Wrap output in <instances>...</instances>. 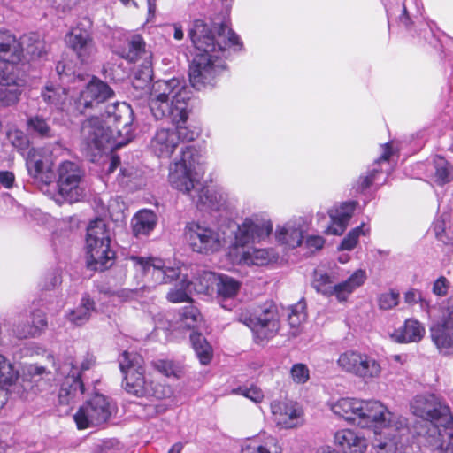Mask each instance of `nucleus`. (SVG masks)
<instances>
[{"instance_id":"obj_1","label":"nucleus","mask_w":453,"mask_h":453,"mask_svg":"<svg viewBox=\"0 0 453 453\" xmlns=\"http://www.w3.org/2000/svg\"><path fill=\"white\" fill-rule=\"evenodd\" d=\"M190 91L177 78L159 80L153 83L149 107L156 119L166 117L172 122H180L188 115V102Z\"/></svg>"},{"instance_id":"obj_2","label":"nucleus","mask_w":453,"mask_h":453,"mask_svg":"<svg viewBox=\"0 0 453 453\" xmlns=\"http://www.w3.org/2000/svg\"><path fill=\"white\" fill-rule=\"evenodd\" d=\"M119 364L124 374L122 386L129 395L155 400L172 396L171 387L146 378L144 360L140 354L126 350L119 356Z\"/></svg>"},{"instance_id":"obj_3","label":"nucleus","mask_w":453,"mask_h":453,"mask_svg":"<svg viewBox=\"0 0 453 453\" xmlns=\"http://www.w3.org/2000/svg\"><path fill=\"white\" fill-rule=\"evenodd\" d=\"M188 36L197 53L225 56L227 48L240 45L238 35L223 23L196 19L188 31Z\"/></svg>"},{"instance_id":"obj_4","label":"nucleus","mask_w":453,"mask_h":453,"mask_svg":"<svg viewBox=\"0 0 453 453\" xmlns=\"http://www.w3.org/2000/svg\"><path fill=\"white\" fill-rule=\"evenodd\" d=\"M110 231L104 219L91 221L87 228V266L94 271H104L113 265L115 252L110 248Z\"/></svg>"},{"instance_id":"obj_5","label":"nucleus","mask_w":453,"mask_h":453,"mask_svg":"<svg viewBox=\"0 0 453 453\" xmlns=\"http://www.w3.org/2000/svg\"><path fill=\"white\" fill-rule=\"evenodd\" d=\"M200 154L192 145H186L181 148V156L170 167L169 182L172 187L191 199H195L194 190L201 188L199 175L196 172V164H199Z\"/></svg>"},{"instance_id":"obj_6","label":"nucleus","mask_w":453,"mask_h":453,"mask_svg":"<svg viewBox=\"0 0 453 453\" xmlns=\"http://www.w3.org/2000/svg\"><path fill=\"white\" fill-rule=\"evenodd\" d=\"M221 55H208L196 53L189 65V81L191 86L201 90L207 87H213L218 75L224 70L225 65Z\"/></svg>"},{"instance_id":"obj_7","label":"nucleus","mask_w":453,"mask_h":453,"mask_svg":"<svg viewBox=\"0 0 453 453\" xmlns=\"http://www.w3.org/2000/svg\"><path fill=\"white\" fill-rule=\"evenodd\" d=\"M114 97V90L105 81L92 76L74 99L73 107L79 114H91Z\"/></svg>"},{"instance_id":"obj_8","label":"nucleus","mask_w":453,"mask_h":453,"mask_svg":"<svg viewBox=\"0 0 453 453\" xmlns=\"http://www.w3.org/2000/svg\"><path fill=\"white\" fill-rule=\"evenodd\" d=\"M337 365L342 371L352 374L365 382L379 378L381 366L378 360L366 353L346 350L340 354Z\"/></svg>"},{"instance_id":"obj_9","label":"nucleus","mask_w":453,"mask_h":453,"mask_svg":"<svg viewBox=\"0 0 453 453\" xmlns=\"http://www.w3.org/2000/svg\"><path fill=\"white\" fill-rule=\"evenodd\" d=\"M111 413L110 400L105 395L96 393L79 408L73 418L79 429H86L106 423Z\"/></svg>"},{"instance_id":"obj_10","label":"nucleus","mask_w":453,"mask_h":453,"mask_svg":"<svg viewBox=\"0 0 453 453\" xmlns=\"http://www.w3.org/2000/svg\"><path fill=\"white\" fill-rule=\"evenodd\" d=\"M412 413L425 421L434 426L441 420H445L444 426L453 417L449 406L435 394H423L416 395L411 403Z\"/></svg>"},{"instance_id":"obj_11","label":"nucleus","mask_w":453,"mask_h":453,"mask_svg":"<svg viewBox=\"0 0 453 453\" xmlns=\"http://www.w3.org/2000/svg\"><path fill=\"white\" fill-rule=\"evenodd\" d=\"M58 188L59 196L69 203H76L84 196L81 182L84 172L81 166L72 161H65L58 166Z\"/></svg>"},{"instance_id":"obj_12","label":"nucleus","mask_w":453,"mask_h":453,"mask_svg":"<svg viewBox=\"0 0 453 453\" xmlns=\"http://www.w3.org/2000/svg\"><path fill=\"white\" fill-rule=\"evenodd\" d=\"M81 135L85 148L91 156H96L107 145H116L113 129L105 125L98 117H91L82 122Z\"/></svg>"},{"instance_id":"obj_13","label":"nucleus","mask_w":453,"mask_h":453,"mask_svg":"<svg viewBox=\"0 0 453 453\" xmlns=\"http://www.w3.org/2000/svg\"><path fill=\"white\" fill-rule=\"evenodd\" d=\"M108 125L113 126V133L118 135L119 140L115 142L116 146H123L131 142L134 138V111L127 103H115L108 105L104 112Z\"/></svg>"},{"instance_id":"obj_14","label":"nucleus","mask_w":453,"mask_h":453,"mask_svg":"<svg viewBox=\"0 0 453 453\" xmlns=\"http://www.w3.org/2000/svg\"><path fill=\"white\" fill-rule=\"evenodd\" d=\"M275 307L273 304H266L259 317L253 316L249 310L240 309L237 313V320L252 330L256 338L264 340L272 337L280 326L274 320Z\"/></svg>"},{"instance_id":"obj_15","label":"nucleus","mask_w":453,"mask_h":453,"mask_svg":"<svg viewBox=\"0 0 453 453\" xmlns=\"http://www.w3.org/2000/svg\"><path fill=\"white\" fill-rule=\"evenodd\" d=\"M185 235L192 250L198 253H213L222 246L220 234L208 226L190 223L186 226Z\"/></svg>"},{"instance_id":"obj_16","label":"nucleus","mask_w":453,"mask_h":453,"mask_svg":"<svg viewBox=\"0 0 453 453\" xmlns=\"http://www.w3.org/2000/svg\"><path fill=\"white\" fill-rule=\"evenodd\" d=\"M65 377L58 393L60 404L68 405L84 394L85 386L73 357H68L59 368Z\"/></svg>"},{"instance_id":"obj_17","label":"nucleus","mask_w":453,"mask_h":453,"mask_svg":"<svg viewBox=\"0 0 453 453\" xmlns=\"http://www.w3.org/2000/svg\"><path fill=\"white\" fill-rule=\"evenodd\" d=\"M273 225L258 216L246 218L241 225H238L234 232L233 246L244 247L251 242H260L271 234Z\"/></svg>"},{"instance_id":"obj_18","label":"nucleus","mask_w":453,"mask_h":453,"mask_svg":"<svg viewBox=\"0 0 453 453\" xmlns=\"http://www.w3.org/2000/svg\"><path fill=\"white\" fill-rule=\"evenodd\" d=\"M26 83L25 73H13L12 68L1 70L0 106L9 107L18 104Z\"/></svg>"},{"instance_id":"obj_19","label":"nucleus","mask_w":453,"mask_h":453,"mask_svg":"<svg viewBox=\"0 0 453 453\" xmlns=\"http://www.w3.org/2000/svg\"><path fill=\"white\" fill-rule=\"evenodd\" d=\"M23 52L21 42L8 32H0V71L12 68L13 73H25L19 66Z\"/></svg>"},{"instance_id":"obj_20","label":"nucleus","mask_w":453,"mask_h":453,"mask_svg":"<svg viewBox=\"0 0 453 453\" xmlns=\"http://www.w3.org/2000/svg\"><path fill=\"white\" fill-rule=\"evenodd\" d=\"M131 259L134 262L137 270L145 274H151L157 284L172 282L180 275L179 267L165 266V262L158 258L132 257Z\"/></svg>"},{"instance_id":"obj_21","label":"nucleus","mask_w":453,"mask_h":453,"mask_svg":"<svg viewBox=\"0 0 453 453\" xmlns=\"http://www.w3.org/2000/svg\"><path fill=\"white\" fill-rule=\"evenodd\" d=\"M209 280L213 279L216 288V300L220 306L227 311L236 305V296L241 288V282L226 274H206Z\"/></svg>"},{"instance_id":"obj_22","label":"nucleus","mask_w":453,"mask_h":453,"mask_svg":"<svg viewBox=\"0 0 453 453\" xmlns=\"http://www.w3.org/2000/svg\"><path fill=\"white\" fill-rule=\"evenodd\" d=\"M393 413L379 401H363V408L359 426H389L392 423Z\"/></svg>"},{"instance_id":"obj_23","label":"nucleus","mask_w":453,"mask_h":453,"mask_svg":"<svg viewBox=\"0 0 453 453\" xmlns=\"http://www.w3.org/2000/svg\"><path fill=\"white\" fill-rule=\"evenodd\" d=\"M81 25L82 24H79L66 35L65 42L81 61L86 62L94 54L96 49L89 31L80 27Z\"/></svg>"},{"instance_id":"obj_24","label":"nucleus","mask_w":453,"mask_h":453,"mask_svg":"<svg viewBox=\"0 0 453 453\" xmlns=\"http://www.w3.org/2000/svg\"><path fill=\"white\" fill-rule=\"evenodd\" d=\"M178 145V135L174 129L160 128L152 137L150 148L157 157L168 158Z\"/></svg>"},{"instance_id":"obj_25","label":"nucleus","mask_w":453,"mask_h":453,"mask_svg":"<svg viewBox=\"0 0 453 453\" xmlns=\"http://www.w3.org/2000/svg\"><path fill=\"white\" fill-rule=\"evenodd\" d=\"M334 443L344 453H365L367 441L351 429H342L334 434Z\"/></svg>"},{"instance_id":"obj_26","label":"nucleus","mask_w":453,"mask_h":453,"mask_svg":"<svg viewBox=\"0 0 453 453\" xmlns=\"http://www.w3.org/2000/svg\"><path fill=\"white\" fill-rule=\"evenodd\" d=\"M430 336L440 353L453 354V326L437 321L430 327Z\"/></svg>"},{"instance_id":"obj_27","label":"nucleus","mask_w":453,"mask_h":453,"mask_svg":"<svg viewBox=\"0 0 453 453\" xmlns=\"http://www.w3.org/2000/svg\"><path fill=\"white\" fill-rule=\"evenodd\" d=\"M425 333V327L419 321L407 319L403 325L394 332L392 338L398 343L418 342L423 339Z\"/></svg>"},{"instance_id":"obj_28","label":"nucleus","mask_w":453,"mask_h":453,"mask_svg":"<svg viewBox=\"0 0 453 453\" xmlns=\"http://www.w3.org/2000/svg\"><path fill=\"white\" fill-rule=\"evenodd\" d=\"M363 401L356 398H341L332 406L334 414L343 418L349 422L355 423L359 426L361 418Z\"/></svg>"},{"instance_id":"obj_29","label":"nucleus","mask_w":453,"mask_h":453,"mask_svg":"<svg viewBox=\"0 0 453 453\" xmlns=\"http://www.w3.org/2000/svg\"><path fill=\"white\" fill-rule=\"evenodd\" d=\"M96 303L88 294L81 297L78 307L70 311L67 319L74 325L81 326L88 322L93 312H96Z\"/></svg>"},{"instance_id":"obj_30","label":"nucleus","mask_w":453,"mask_h":453,"mask_svg":"<svg viewBox=\"0 0 453 453\" xmlns=\"http://www.w3.org/2000/svg\"><path fill=\"white\" fill-rule=\"evenodd\" d=\"M193 194L196 196L193 202L201 209L218 210L221 205L222 195L211 187H205L201 183V188L194 190Z\"/></svg>"},{"instance_id":"obj_31","label":"nucleus","mask_w":453,"mask_h":453,"mask_svg":"<svg viewBox=\"0 0 453 453\" xmlns=\"http://www.w3.org/2000/svg\"><path fill=\"white\" fill-rule=\"evenodd\" d=\"M157 215L151 210H142L133 219V232L135 236L146 235L156 226Z\"/></svg>"},{"instance_id":"obj_32","label":"nucleus","mask_w":453,"mask_h":453,"mask_svg":"<svg viewBox=\"0 0 453 453\" xmlns=\"http://www.w3.org/2000/svg\"><path fill=\"white\" fill-rule=\"evenodd\" d=\"M26 165L28 174L35 180H39L45 184L51 182L53 177L52 173L48 171L43 160L40 157L35 154H29L27 158Z\"/></svg>"},{"instance_id":"obj_33","label":"nucleus","mask_w":453,"mask_h":453,"mask_svg":"<svg viewBox=\"0 0 453 453\" xmlns=\"http://www.w3.org/2000/svg\"><path fill=\"white\" fill-rule=\"evenodd\" d=\"M288 310V322L291 328L289 335L295 337L300 333L301 326L307 319L306 303L301 300L291 305Z\"/></svg>"},{"instance_id":"obj_34","label":"nucleus","mask_w":453,"mask_h":453,"mask_svg":"<svg viewBox=\"0 0 453 453\" xmlns=\"http://www.w3.org/2000/svg\"><path fill=\"white\" fill-rule=\"evenodd\" d=\"M68 91L60 85L47 84L41 92L42 100L49 105L61 107L67 100Z\"/></svg>"},{"instance_id":"obj_35","label":"nucleus","mask_w":453,"mask_h":453,"mask_svg":"<svg viewBox=\"0 0 453 453\" xmlns=\"http://www.w3.org/2000/svg\"><path fill=\"white\" fill-rule=\"evenodd\" d=\"M192 347L201 364L208 365L212 358V348L200 333L193 332L190 334Z\"/></svg>"},{"instance_id":"obj_36","label":"nucleus","mask_w":453,"mask_h":453,"mask_svg":"<svg viewBox=\"0 0 453 453\" xmlns=\"http://www.w3.org/2000/svg\"><path fill=\"white\" fill-rule=\"evenodd\" d=\"M303 411L296 402L285 404V429L295 428L303 424Z\"/></svg>"},{"instance_id":"obj_37","label":"nucleus","mask_w":453,"mask_h":453,"mask_svg":"<svg viewBox=\"0 0 453 453\" xmlns=\"http://www.w3.org/2000/svg\"><path fill=\"white\" fill-rule=\"evenodd\" d=\"M22 47L25 45L27 54L30 55L32 58H41L47 51L46 43L36 34H32L22 38Z\"/></svg>"},{"instance_id":"obj_38","label":"nucleus","mask_w":453,"mask_h":453,"mask_svg":"<svg viewBox=\"0 0 453 453\" xmlns=\"http://www.w3.org/2000/svg\"><path fill=\"white\" fill-rule=\"evenodd\" d=\"M32 325L22 331L18 332L19 338L35 337L47 327V319L42 311H35L32 313Z\"/></svg>"},{"instance_id":"obj_39","label":"nucleus","mask_w":453,"mask_h":453,"mask_svg":"<svg viewBox=\"0 0 453 453\" xmlns=\"http://www.w3.org/2000/svg\"><path fill=\"white\" fill-rule=\"evenodd\" d=\"M180 322L181 327L195 329L202 323V315L196 307L188 305L180 310Z\"/></svg>"},{"instance_id":"obj_40","label":"nucleus","mask_w":453,"mask_h":453,"mask_svg":"<svg viewBox=\"0 0 453 453\" xmlns=\"http://www.w3.org/2000/svg\"><path fill=\"white\" fill-rule=\"evenodd\" d=\"M27 127L30 131L35 133L41 137L50 138L54 136V131L51 129L46 119L35 115L27 119Z\"/></svg>"},{"instance_id":"obj_41","label":"nucleus","mask_w":453,"mask_h":453,"mask_svg":"<svg viewBox=\"0 0 453 453\" xmlns=\"http://www.w3.org/2000/svg\"><path fill=\"white\" fill-rule=\"evenodd\" d=\"M19 373L7 358L0 354V387L12 385L18 379Z\"/></svg>"},{"instance_id":"obj_42","label":"nucleus","mask_w":453,"mask_h":453,"mask_svg":"<svg viewBox=\"0 0 453 453\" xmlns=\"http://www.w3.org/2000/svg\"><path fill=\"white\" fill-rule=\"evenodd\" d=\"M145 42L141 35H136L133 36L131 41L127 43V50L123 53V58L130 62H134L142 55H145Z\"/></svg>"},{"instance_id":"obj_43","label":"nucleus","mask_w":453,"mask_h":453,"mask_svg":"<svg viewBox=\"0 0 453 453\" xmlns=\"http://www.w3.org/2000/svg\"><path fill=\"white\" fill-rule=\"evenodd\" d=\"M242 260L247 265H265L271 260L269 250L265 249H255L252 251L244 252Z\"/></svg>"},{"instance_id":"obj_44","label":"nucleus","mask_w":453,"mask_h":453,"mask_svg":"<svg viewBox=\"0 0 453 453\" xmlns=\"http://www.w3.org/2000/svg\"><path fill=\"white\" fill-rule=\"evenodd\" d=\"M242 453H281V448L272 441L259 444L257 441H249L242 448Z\"/></svg>"},{"instance_id":"obj_45","label":"nucleus","mask_w":453,"mask_h":453,"mask_svg":"<svg viewBox=\"0 0 453 453\" xmlns=\"http://www.w3.org/2000/svg\"><path fill=\"white\" fill-rule=\"evenodd\" d=\"M329 217L331 219L330 225L324 233L326 234L342 235L345 232L349 225V221L334 211H329Z\"/></svg>"},{"instance_id":"obj_46","label":"nucleus","mask_w":453,"mask_h":453,"mask_svg":"<svg viewBox=\"0 0 453 453\" xmlns=\"http://www.w3.org/2000/svg\"><path fill=\"white\" fill-rule=\"evenodd\" d=\"M188 118V116L185 119H183L178 123L173 122L174 125H176V128H173V129H174V133L177 134V135H178V143H180V141L181 142L194 141L200 134V131L198 129H196V128L191 129L188 127L184 126Z\"/></svg>"},{"instance_id":"obj_47","label":"nucleus","mask_w":453,"mask_h":453,"mask_svg":"<svg viewBox=\"0 0 453 453\" xmlns=\"http://www.w3.org/2000/svg\"><path fill=\"white\" fill-rule=\"evenodd\" d=\"M382 173L381 169L373 165L372 169L367 172L365 175H362L359 177L357 184L356 189L358 192H364L367 188H369L376 180L377 176Z\"/></svg>"},{"instance_id":"obj_48","label":"nucleus","mask_w":453,"mask_h":453,"mask_svg":"<svg viewBox=\"0 0 453 453\" xmlns=\"http://www.w3.org/2000/svg\"><path fill=\"white\" fill-rule=\"evenodd\" d=\"M312 287L318 293H320L323 296H332V288L334 286L332 285L331 278L327 273H322L316 277L312 282Z\"/></svg>"},{"instance_id":"obj_49","label":"nucleus","mask_w":453,"mask_h":453,"mask_svg":"<svg viewBox=\"0 0 453 453\" xmlns=\"http://www.w3.org/2000/svg\"><path fill=\"white\" fill-rule=\"evenodd\" d=\"M303 239L300 227L285 228V248L295 249L302 244Z\"/></svg>"},{"instance_id":"obj_50","label":"nucleus","mask_w":453,"mask_h":453,"mask_svg":"<svg viewBox=\"0 0 453 453\" xmlns=\"http://www.w3.org/2000/svg\"><path fill=\"white\" fill-rule=\"evenodd\" d=\"M290 378L296 384H304L310 379L308 366L303 363L295 364L290 369Z\"/></svg>"},{"instance_id":"obj_51","label":"nucleus","mask_w":453,"mask_h":453,"mask_svg":"<svg viewBox=\"0 0 453 453\" xmlns=\"http://www.w3.org/2000/svg\"><path fill=\"white\" fill-rule=\"evenodd\" d=\"M189 282L183 281L180 288L171 289L167 294V300L171 303L188 302L190 300L188 295Z\"/></svg>"},{"instance_id":"obj_52","label":"nucleus","mask_w":453,"mask_h":453,"mask_svg":"<svg viewBox=\"0 0 453 453\" xmlns=\"http://www.w3.org/2000/svg\"><path fill=\"white\" fill-rule=\"evenodd\" d=\"M362 233V226H357L349 231L341 242L339 250H351L357 244L359 235Z\"/></svg>"},{"instance_id":"obj_53","label":"nucleus","mask_w":453,"mask_h":453,"mask_svg":"<svg viewBox=\"0 0 453 453\" xmlns=\"http://www.w3.org/2000/svg\"><path fill=\"white\" fill-rule=\"evenodd\" d=\"M366 280L365 270H356L346 280L342 281L352 292L361 287Z\"/></svg>"},{"instance_id":"obj_54","label":"nucleus","mask_w":453,"mask_h":453,"mask_svg":"<svg viewBox=\"0 0 453 453\" xmlns=\"http://www.w3.org/2000/svg\"><path fill=\"white\" fill-rule=\"evenodd\" d=\"M399 294L394 291L381 294L379 297V307L381 310H389L398 304Z\"/></svg>"},{"instance_id":"obj_55","label":"nucleus","mask_w":453,"mask_h":453,"mask_svg":"<svg viewBox=\"0 0 453 453\" xmlns=\"http://www.w3.org/2000/svg\"><path fill=\"white\" fill-rule=\"evenodd\" d=\"M153 367L166 377L175 375V365L173 361L158 359L152 362Z\"/></svg>"},{"instance_id":"obj_56","label":"nucleus","mask_w":453,"mask_h":453,"mask_svg":"<svg viewBox=\"0 0 453 453\" xmlns=\"http://www.w3.org/2000/svg\"><path fill=\"white\" fill-rule=\"evenodd\" d=\"M235 392L244 395L254 403H260L264 398L261 389L254 386L250 388L240 387L235 390Z\"/></svg>"},{"instance_id":"obj_57","label":"nucleus","mask_w":453,"mask_h":453,"mask_svg":"<svg viewBox=\"0 0 453 453\" xmlns=\"http://www.w3.org/2000/svg\"><path fill=\"white\" fill-rule=\"evenodd\" d=\"M357 204H358V203L357 201L344 202L338 208H336L334 211L349 222Z\"/></svg>"},{"instance_id":"obj_58","label":"nucleus","mask_w":453,"mask_h":453,"mask_svg":"<svg viewBox=\"0 0 453 453\" xmlns=\"http://www.w3.org/2000/svg\"><path fill=\"white\" fill-rule=\"evenodd\" d=\"M449 288V281L444 276H440L433 285V293L438 296H445Z\"/></svg>"},{"instance_id":"obj_59","label":"nucleus","mask_w":453,"mask_h":453,"mask_svg":"<svg viewBox=\"0 0 453 453\" xmlns=\"http://www.w3.org/2000/svg\"><path fill=\"white\" fill-rule=\"evenodd\" d=\"M450 171L447 163L437 165L435 168V178L439 184H445L449 182Z\"/></svg>"},{"instance_id":"obj_60","label":"nucleus","mask_w":453,"mask_h":453,"mask_svg":"<svg viewBox=\"0 0 453 453\" xmlns=\"http://www.w3.org/2000/svg\"><path fill=\"white\" fill-rule=\"evenodd\" d=\"M439 321L453 326V296L447 299L446 304L442 308L441 318Z\"/></svg>"},{"instance_id":"obj_61","label":"nucleus","mask_w":453,"mask_h":453,"mask_svg":"<svg viewBox=\"0 0 453 453\" xmlns=\"http://www.w3.org/2000/svg\"><path fill=\"white\" fill-rule=\"evenodd\" d=\"M352 291L343 282L334 285L332 288V296L334 295L339 302L347 301Z\"/></svg>"},{"instance_id":"obj_62","label":"nucleus","mask_w":453,"mask_h":453,"mask_svg":"<svg viewBox=\"0 0 453 453\" xmlns=\"http://www.w3.org/2000/svg\"><path fill=\"white\" fill-rule=\"evenodd\" d=\"M444 428L449 431V442L446 446L444 443H441L439 448L443 453H453V417L444 425Z\"/></svg>"},{"instance_id":"obj_63","label":"nucleus","mask_w":453,"mask_h":453,"mask_svg":"<svg viewBox=\"0 0 453 453\" xmlns=\"http://www.w3.org/2000/svg\"><path fill=\"white\" fill-rule=\"evenodd\" d=\"M96 365V357L92 353H86V355L83 357L81 366L78 368V371L81 374L82 372L93 369Z\"/></svg>"},{"instance_id":"obj_64","label":"nucleus","mask_w":453,"mask_h":453,"mask_svg":"<svg viewBox=\"0 0 453 453\" xmlns=\"http://www.w3.org/2000/svg\"><path fill=\"white\" fill-rule=\"evenodd\" d=\"M153 76V72L150 65H146L142 70L139 71L135 76V81L138 82L140 80L142 81L144 85L149 84Z\"/></svg>"}]
</instances>
